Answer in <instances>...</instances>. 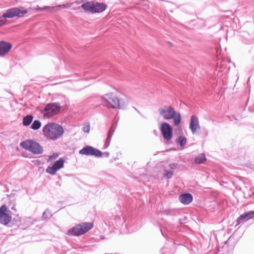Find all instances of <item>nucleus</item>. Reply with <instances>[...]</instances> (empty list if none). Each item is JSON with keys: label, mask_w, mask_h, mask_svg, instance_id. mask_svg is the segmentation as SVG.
<instances>
[{"label": "nucleus", "mask_w": 254, "mask_h": 254, "mask_svg": "<svg viewBox=\"0 0 254 254\" xmlns=\"http://www.w3.org/2000/svg\"><path fill=\"white\" fill-rule=\"evenodd\" d=\"M64 132L63 127L57 123H49L43 127V135L51 140H56L61 138Z\"/></svg>", "instance_id": "nucleus-1"}, {"label": "nucleus", "mask_w": 254, "mask_h": 254, "mask_svg": "<svg viewBox=\"0 0 254 254\" xmlns=\"http://www.w3.org/2000/svg\"><path fill=\"white\" fill-rule=\"evenodd\" d=\"M101 101L103 105L108 108L122 109L128 104L127 100L118 99L113 93H108L103 95Z\"/></svg>", "instance_id": "nucleus-2"}, {"label": "nucleus", "mask_w": 254, "mask_h": 254, "mask_svg": "<svg viewBox=\"0 0 254 254\" xmlns=\"http://www.w3.org/2000/svg\"><path fill=\"white\" fill-rule=\"evenodd\" d=\"M159 114L165 120L173 119L175 126H178L181 122L182 117L179 113H177L174 108L170 106H164L159 110Z\"/></svg>", "instance_id": "nucleus-3"}, {"label": "nucleus", "mask_w": 254, "mask_h": 254, "mask_svg": "<svg viewBox=\"0 0 254 254\" xmlns=\"http://www.w3.org/2000/svg\"><path fill=\"white\" fill-rule=\"evenodd\" d=\"M28 10L23 7H13L9 8L3 13L2 16H0V27L5 24L6 20L4 18H12L14 17H22L27 13Z\"/></svg>", "instance_id": "nucleus-4"}, {"label": "nucleus", "mask_w": 254, "mask_h": 254, "mask_svg": "<svg viewBox=\"0 0 254 254\" xmlns=\"http://www.w3.org/2000/svg\"><path fill=\"white\" fill-rule=\"evenodd\" d=\"M93 227V224L92 223H81L69 229L67 232V234L71 236H79L85 234Z\"/></svg>", "instance_id": "nucleus-5"}, {"label": "nucleus", "mask_w": 254, "mask_h": 254, "mask_svg": "<svg viewBox=\"0 0 254 254\" xmlns=\"http://www.w3.org/2000/svg\"><path fill=\"white\" fill-rule=\"evenodd\" d=\"M20 146L34 154H39L43 152V148L40 145L32 140H27L21 142Z\"/></svg>", "instance_id": "nucleus-6"}, {"label": "nucleus", "mask_w": 254, "mask_h": 254, "mask_svg": "<svg viewBox=\"0 0 254 254\" xmlns=\"http://www.w3.org/2000/svg\"><path fill=\"white\" fill-rule=\"evenodd\" d=\"M61 110L60 104L58 103L48 104L45 107L43 114L45 118H49L58 114Z\"/></svg>", "instance_id": "nucleus-7"}, {"label": "nucleus", "mask_w": 254, "mask_h": 254, "mask_svg": "<svg viewBox=\"0 0 254 254\" xmlns=\"http://www.w3.org/2000/svg\"><path fill=\"white\" fill-rule=\"evenodd\" d=\"M12 216L11 212L5 204L1 205L0 207V222L1 224L6 225L11 220Z\"/></svg>", "instance_id": "nucleus-8"}, {"label": "nucleus", "mask_w": 254, "mask_h": 254, "mask_svg": "<svg viewBox=\"0 0 254 254\" xmlns=\"http://www.w3.org/2000/svg\"><path fill=\"white\" fill-rule=\"evenodd\" d=\"M64 160L63 158H60L52 166L48 167L46 172L52 175H55L58 171L64 168Z\"/></svg>", "instance_id": "nucleus-9"}, {"label": "nucleus", "mask_w": 254, "mask_h": 254, "mask_svg": "<svg viewBox=\"0 0 254 254\" xmlns=\"http://www.w3.org/2000/svg\"><path fill=\"white\" fill-rule=\"evenodd\" d=\"M160 130L163 137L167 141H170L173 137V131L171 126L167 123H163L161 125Z\"/></svg>", "instance_id": "nucleus-10"}, {"label": "nucleus", "mask_w": 254, "mask_h": 254, "mask_svg": "<svg viewBox=\"0 0 254 254\" xmlns=\"http://www.w3.org/2000/svg\"><path fill=\"white\" fill-rule=\"evenodd\" d=\"M79 153L81 155H92L96 157L102 156V153L99 150L90 146H87L80 150Z\"/></svg>", "instance_id": "nucleus-11"}, {"label": "nucleus", "mask_w": 254, "mask_h": 254, "mask_svg": "<svg viewBox=\"0 0 254 254\" xmlns=\"http://www.w3.org/2000/svg\"><path fill=\"white\" fill-rule=\"evenodd\" d=\"M189 127L192 134L195 133L197 130L200 129L198 119L196 116L193 115L191 117Z\"/></svg>", "instance_id": "nucleus-12"}, {"label": "nucleus", "mask_w": 254, "mask_h": 254, "mask_svg": "<svg viewBox=\"0 0 254 254\" xmlns=\"http://www.w3.org/2000/svg\"><path fill=\"white\" fill-rule=\"evenodd\" d=\"M254 217V211H250L241 215L237 219V225L240 224L244 220H248Z\"/></svg>", "instance_id": "nucleus-13"}, {"label": "nucleus", "mask_w": 254, "mask_h": 254, "mask_svg": "<svg viewBox=\"0 0 254 254\" xmlns=\"http://www.w3.org/2000/svg\"><path fill=\"white\" fill-rule=\"evenodd\" d=\"M12 45L5 42H0V56H3L11 49Z\"/></svg>", "instance_id": "nucleus-14"}, {"label": "nucleus", "mask_w": 254, "mask_h": 254, "mask_svg": "<svg viewBox=\"0 0 254 254\" xmlns=\"http://www.w3.org/2000/svg\"><path fill=\"white\" fill-rule=\"evenodd\" d=\"M93 13H100L106 9V5L103 3L93 1Z\"/></svg>", "instance_id": "nucleus-15"}, {"label": "nucleus", "mask_w": 254, "mask_h": 254, "mask_svg": "<svg viewBox=\"0 0 254 254\" xmlns=\"http://www.w3.org/2000/svg\"><path fill=\"white\" fill-rule=\"evenodd\" d=\"M180 201L184 204H188L192 200V196L190 193H185L180 195Z\"/></svg>", "instance_id": "nucleus-16"}, {"label": "nucleus", "mask_w": 254, "mask_h": 254, "mask_svg": "<svg viewBox=\"0 0 254 254\" xmlns=\"http://www.w3.org/2000/svg\"><path fill=\"white\" fill-rule=\"evenodd\" d=\"M81 7L85 11L90 12L93 13V1H87L83 3Z\"/></svg>", "instance_id": "nucleus-17"}, {"label": "nucleus", "mask_w": 254, "mask_h": 254, "mask_svg": "<svg viewBox=\"0 0 254 254\" xmlns=\"http://www.w3.org/2000/svg\"><path fill=\"white\" fill-rule=\"evenodd\" d=\"M71 6V4L67 3V4H64L62 5H59L58 6H53V7H49V6H45L43 8H40V9L41 10L48 9H49L50 11H56L58 9V8L59 7H63L64 8L69 7Z\"/></svg>", "instance_id": "nucleus-18"}, {"label": "nucleus", "mask_w": 254, "mask_h": 254, "mask_svg": "<svg viewBox=\"0 0 254 254\" xmlns=\"http://www.w3.org/2000/svg\"><path fill=\"white\" fill-rule=\"evenodd\" d=\"M114 131H115V127H114L113 126H112L109 131V132L108 134V136H107V139L106 140L105 144L106 145V147L109 146V145L110 144V141L111 140V138H112V135L114 134Z\"/></svg>", "instance_id": "nucleus-19"}, {"label": "nucleus", "mask_w": 254, "mask_h": 254, "mask_svg": "<svg viewBox=\"0 0 254 254\" xmlns=\"http://www.w3.org/2000/svg\"><path fill=\"white\" fill-rule=\"evenodd\" d=\"M33 116L32 115H27L23 119V125L24 126H28L31 124L33 121Z\"/></svg>", "instance_id": "nucleus-20"}, {"label": "nucleus", "mask_w": 254, "mask_h": 254, "mask_svg": "<svg viewBox=\"0 0 254 254\" xmlns=\"http://www.w3.org/2000/svg\"><path fill=\"white\" fill-rule=\"evenodd\" d=\"M206 160V157L204 154L202 153L197 156L194 159V162L196 164H201Z\"/></svg>", "instance_id": "nucleus-21"}, {"label": "nucleus", "mask_w": 254, "mask_h": 254, "mask_svg": "<svg viewBox=\"0 0 254 254\" xmlns=\"http://www.w3.org/2000/svg\"><path fill=\"white\" fill-rule=\"evenodd\" d=\"M41 126V123L39 120H35L32 123L31 128L34 130L38 129Z\"/></svg>", "instance_id": "nucleus-22"}, {"label": "nucleus", "mask_w": 254, "mask_h": 254, "mask_svg": "<svg viewBox=\"0 0 254 254\" xmlns=\"http://www.w3.org/2000/svg\"><path fill=\"white\" fill-rule=\"evenodd\" d=\"M52 216V213L50 210L48 209H46L43 213L42 215V218L44 220H46L50 218Z\"/></svg>", "instance_id": "nucleus-23"}, {"label": "nucleus", "mask_w": 254, "mask_h": 254, "mask_svg": "<svg viewBox=\"0 0 254 254\" xmlns=\"http://www.w3.org/2000/svg\"><path fill=\"white\" fill-rule=\"evenodd\" d=\"M177 142L180 143L181 147H183L187 142V139L184 136H180L177 139Z\"/></svg>", "instance_id": "nucleus-24"}, {"label": "nucleus", "mask_w": 254, "mask_h": 254, "mask_svg": "<svg viewBox=\"0 0 254 254\" xmlns=\"http://www.w3.org/2000/svg\"><path fill=\"white\" fill-rule=\"evenodd\" d=\"M59 156V154L57 153H53L52 155L50 156L47 159V162H50L52 161L56 160Z\"/></svg>", "instance_id": "nucleus-25"}, {"label": "nucleus", "mask_w": 254, "mask_h": 254, "mask_svg": "<svg viewBox=\"0 0 254 254\" xmlns=\"http://www.w3.org/2000/svg\"><path fill=\"white\" fill-rule=\"evenodd\" d=\"M90 130V127L89 123H85L83 127H82V130L85 133H88Z\"/></svg>", "instance_id": "nucleus-26"}, {"label": "nucleus", "mask_w": 254, "mask_h": 254, "mask_svg": "<svg viewBox=\"0 0 254 254\" xmlns=\"http://www.w3.org/2000/svg\"><path fill=\"white\" fill-rule=\"evenodd\" d=\"M173 174V172L172 171H167L165 172V173L164 174V176L165 177H166L168 179H170L172 177V175Z\"/></svg>", "instance_id": "nucleus-27"}, {"label": "nucleus", "mask_w": 254, "mask_h": 254, "mask_svg": "<svg viewBox=\"0 0 254 254\" xmlns=\"http://www.w3.org/2000/svg\"><path fill=\"white\" fill-rule=\"evenodd\" d=\"M169 167L171 169H174L176 168V164L174 163L171 164H170Z\"/></svg>", "instance_id": "nucleus-28"}, {"label": "nucleus", "mask_w": 254, "mask_h": 254, "mask_svg": "<svg viewBox=\"0 0 254 254\" xmlns=\"http://www.w3.org/2000/svg\"><path fill=\"white\" fill-rule=\"evenodd\" d=\"M11 209L14 211H16V209L15 208V206H13L12 207H11Z\"/></svg>", "instance_id": "nucleus-29"}, {"label": "nucleus", "mask_w": 254, "mask_h": 254, "mask_svg": "<svg viewBox=\"0 0 254 254\" xmlns=\"http://www.w3.org/2000/svg\"><path fill=\"white\" fill-rule=\"evenodd\" d=\"M105 154H106L107 157H108L109 156V153L108 152H105Z\"/></svg>", "instance_id": "nucleus-30"}]
</instances>
